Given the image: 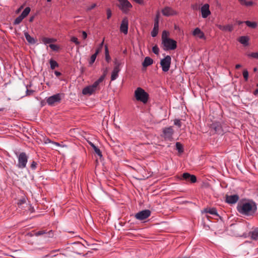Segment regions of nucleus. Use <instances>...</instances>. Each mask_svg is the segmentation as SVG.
Here are the masks:
<instances>
[{"label":"nucleus","mask_w":258,"mask_h":258,"mask_svg":"<svg viewBox=\"0 0 258 258\" xmlns=\"http://www.w3.org/2000/svg\"><path fill=\"white\" fill-rule=\"evenodd\" d=\"M238 212L244 215L252 216L256 212L257 207L255 203H241L237 207Z\"/></svg>","instance_id":"obj_1"},{"label":"nucleus","mask_w":258,"mask_h":258,"mask_svg":"<svg viewBox=\"0 0 258 258\" xmlns=\"http://www.w3.org/2000/svg\"><path fill=\"white\" fill-rule=\"evenodd\" d=\"M135 97L137 101L146 103L149 99V94L143 89L138 87L135 91Z\"/></svg>","instance_id":"obj_2"},{"label":"nucleus","mask_w":258,"mask_h":258,"mask_svg":"<svg viewBox=\"0 0 258 258\" xmlns=\"http://www.w3.org/2000/svg\"><path fill=\"white\" fill-rule=\"evenodd\" d=\"M16 155L18 158L17 167L21 169L25 168L28 160V155L25 152L16 153Z\"/></svg>","instance_id":"obj_3"},{"label":"nucleus","mask_w":258,"mask_h":258,"mask_svg":"<svg viewBox=\"0 0 258 258\" xmlns=\"http://www.w3.org/2000/svg\"><path fill=\"white\" fill-rule=\"evenodd\" d=\"M162 44L163 45V49L165 50H174L177 47L176 41L170 38L163 40Z\"/></svg>","instance_id":"obj_4"},{"label":"nucleus","mask_w":258,"mask_h":258,"mask_svg":"<svg viewBox=\"0 0 258 258\" xmlns=\"http://www.w3.org/2000/svg\"><path fill=\"white\" fill-rule=\"evenodd\" d=\"M171 63V57L170 55H166L164 58L160 60V65L162 71L167 72L169 70Z\"/></svg>","instance_id":"obj_5"},{"label":"nucleus","mask_w":258,"mask_h":258,"mask_svg":"<svg viewBox=\"0 0 258 258\" xmlns=\"http://www.w3.org/2000/svg\"><path fill=\"white\" fill-rule=\"evenodd\" d=\"M119 5V9L124 14H127L130 9L132 8V4L127 0H117Z\"/></svg>","instance_id":"obj_6"},{"label":"nucleus","mask_w":258,"mask_h":258,"mask_svg":"<svg viewBox=\"0 0 258 258\" xmlns=\"http://www.w3.org/2000/svg\"><path fill=\"white\" fill-rule=\"evenodd\" d=\"M151 214V211L150 210L146 209L136 213L135 215V217L138 220H144L149 217Z\"/></svg>","instance_id":"obj_7"},{"label":"nucleus","mask_w":258,"mask_h":258,"mask_svg":"<svg viewBox=\"0 0 258 258\" xmlns=\"http://www.w3.org/2000/svg\"><path fill=\"white\" fill-rule=\"evenodd\" d=\"M61 101V96L59 93L56 94L46 99V102L50 106H53L55 103H59Z\"/></svg>","instance_id":"obj_8"},{"label":"nucleus","mask_w":258,"mask_h":258,"mask_svg":"<svg viewBox=\"0 0 258 258\" xmlns=\"http://www.w3.org/2000/svg\"><path fill=\"white\" fill-rule=\"evenodd\" d=\"M115 67L113 68V70L111 73V81H114L117 79L118 76V73L120 72V63L117 61L116 59L114 61Z\"/></svg>","instance_id":"obj_9"},{"label":"nucleus","mask_w":258,"mask_h":258,"mask_svg":"<svg viewBox=\"0 0 258 258\" xmlns=\"http://www.w3.org/2000/svg\"><path fill=\"white\" fill-rule=\"evenodd\" d=\"M162 14L163 16L166 17H169L177 15V12L170 7H165L161 11Z\"/></svg>","instance_id":"obj_10"},{"label":"nucleus","mask_w":258,"mask_h":258,"mask_svg":"<svg viewBox=\"0 0 258 258\" xmlns=\"http://www.w3.org/2000/svg\"><path fill=\"white\" fill-rule=\"evenodd\" d=\"M128 20L127 17H124L122 20L120 26V31L125 35L128 33Z\"/></svg>","instance_id":"obj_11"},{"label":"nucleus","mask_w":258,"mask_h":258,"mask_svg":"<svg viewBox=\"0 0 258 258\" xmlns=\"http://www.w3.org/2000/svg\"><path fill=\"white\" fill-rule=\"evenodd\" d=\"M174 131L172 126L166 127L163 130L164 138L166 140H170L172 139Z\"/></svg>","instance_id":"obj_12"},{"label":"nucleus","mask_w":258,"mask_h":258,"mask_svg":"<svg viewBox=\"0 0 258 258\" xmlns=\"http://www.w3.org/2000/svg\"><path fill=\"white\" fill-rule=\"evenodd\" d=\"M180 179L185 180L186 181H189L191 183H195L197 181V177L194 175H191L187 172L182 174Z\"/></svg>","instance_id":"obj_13"},{"label":"nucleus","mask_w":258,"mask_h":258,"mask_svg":"<svg viewBox=\"0 0 258 258\" xmlns=\"http://www.w3.org/2000/svg\"><path fill=\"white\" fill-rule=\"evenodd\" d=\"M209 7V5L208 4H206L202 7L201 13L203 18H207L211 14Z\"/></svg>","instance_id":"obj_14"},{"label":"nucleus","mask_w":258,"mask_h":258,"mask_svg":"<svg viewBox=\"0 0 258 258\" xmlns=\"http://www.w3.org/2000/svg\"><path fill=\"white\" fill-rule=\"evenodd\" d=\"M192 35L201 39L206 40V39L204 33L198 27L194 30Z\"/></svg>","instance_id":"obj_15"},{"label":"nucleus","mask_w":258,"mask_h":258,"mask_svg":"<svg viewBox=\"0 0 258 258\" xmlns=\"http://www.w3.org/2000/svg\"><path fill=\"white\" fill-rule=\"evenodd\" d=\"M210 127L214 131L215 133L220 134L222 131V126L219 122L217 121L213 122L210 125Z\"/></svg>","instance_id":"obj_16"},{"label":"nucleus","mask_w":258,"mask_h":258,"mask_svg":"<svg viewBox=\"0 0 258 258\" xmlns=\"http://www.w3.org/2000/svg\"><path fill=\"white\" fill-rule=\"evenodd\" d=\"M239 200V196L237 195H233L231 196L226 195V202L230 204H233L236 203L238 200Z\"/></svg>","instance_id":"obj_17"},{"label":"nucleus","mask_w":258,"mask_h":258,"mask_svg":"<svg viewBox=\"0 0 258 258\" xmlns=\"http://www.w3.org/2000/svg\"><path fill=\"white\" fill-rule=\"evenodd\" d=\"M202 213H209L212 215H215L217 217H220L219 215L217 213V210L216 208H209L207 207L203 209L202 211Z\"/></svg>","instance_id":"obj_18"},{"label":"nucleus","mask_w":258,"mask_h":258,"mask_svg":"<svg viewBox=\"0 0 258 258\" xmlns=\"http://www.w3.org/2000/svg\"><path fill=\"white\" fill-rule=\"evenodd\" d=\"M159 30V20H158V16H157L155 20V22L154 24V28L151 31V36L153 37H156L158 33Z\"/></svg>","instance_id":"obj_19"},{"label":"nucleus","mask_w":258,"mask_h":258,"mask_svg":"<svg viewBox=\"0 0 258 258\" xmlns=\"http://www.w3.org/2000/svg\"><path fill=\"white\" fill-rule=\"evenodd\" d=\"M216 26L221 31H228L229 32H232L233 30V25L232 24H228L225 26H223L220 24L216 25Z\"/></svg>","instance_id":"obj_20"},{"label":"nucleus","mask_w":258,"mask_h":258,"mask_svg":"<svg viewBox=\"0 0 258 258\" xmlns=\"http://www.w3.org/2000/svg\"><path fill=\"white\" fill-rule=\"evenodd\" d=\"M44 234L45 235V237H52L53 236V232L52 230H50L48 232H46L45 230H40L39 231L36 232L34 233V235L36 236H39Z\"/></svg>","instance_id":"obj_21"},{"label":"nucleus","mask_w":258,"mask_h":258,"mask_svg":"<svg viewBox=\"0 0 258 258\" xmlns=\"http://www.w3.org/2000/svg\"><path fill=\"white\" fill-rule=\"evenodd\" d=\"M95 90L91 86H88L82 90L83 95H91L95 92Z\"/></svg>","instance_id":"obj_22"},{"label":"nucleus","mask_w":258,"mask_h":258,"mask_svg":"<svg viewBox=\"0 0 258 258\" xmlns=\"http://www.w3.org/2000/svg\"><path fill=\"white\" fill-rule=\"evenodd\" d=\"M106 75V72H104V74L97 80H96L92 85H91L95 90H97V88L99 86V84L104 80Z\"/></svg>","instance_id":"obj_23"},{"label":"nucleus","mask_w":258,"mask_h":258,"mask_svg":"<svg viewBox=\"0 0 258 258\" xmlns=\"http://www.w3.org/2000/svg\"><path fill=\"white\" fill-rule=\"evenodd\" d=\"M249 40V39L248 36H240V37H239L238 40L241 44L246 46L249 45V43H248Z\"/></svg>","instance_id":"obj_24"},{"label":"nucleus","mask_w":258,"mask_h":258,"mask_svg":"<svg viewBox=\"0 0 258 258\" xmlns=\"http://www.w3.org/2000/svg\"><path fill=\"white\" fill-rule=\"evenodd\" d=\"M153 63V59L149 56H147L145 58L144 60L142 62V66L144 68H147V67L152 64Z\"/></svg>","instance_id":"obj_25"},{"label":"nucleus","mask_w":258,"mask_h":258,"mask_svg":"<svg viewBox=\"0 0 258 258\" xmlns=\"http://www.w3.org/2000/svg\"><path fill=\"white\" fill-rule=\"evenodd\" d=\"M90 145L92 147L94 152L100 157H102V152L100 150L91 142L89 143Z\"/></svg>","instance_id":"obj_26"},{"label":"nucleus","mask_w":258,"mask_h":258,"mask_svg":"<svg viewBox=\"0 0 258 258\" xmlns=\"http://www.w3.org/2000/svg\"><path fill=\"white\" fill-rule=\"evenodd\" d=\"M24 35L26 39L29 43L33 44L36 43V40L34 38L31 37L28 32H25Z\"/></svg>","instance_id":"obj_27"},{"label":"nucleus","mask_w":258,"mask_h":258,"mask_svg":"<svg viewBox=\"0 0 258 258\" xmlns=\"http://www.w3.org/2000/svg\"><path fill=\"white\" fill-rule=\"evenodd\" d=\"M252 239L256 240L258 239V229H255L249 233Z\"/></svg>","instance_id":"obj_28"},{"label":"nucleus","mask_w":258,"mask_h":258,"mask_svg":"<svg viewBox=\"0 0 258 258\" xmlns=\"http://www.w3.org/2000/svg\"><path fill=\"white\" fill-rule=\"evenodd\" d=\"M240 4L242 6L250 7L253 5V2L251 1H246V0H238Z\"/></svg>","instance_id":"obj_29"},{"label":"nucleus","mask_w":258,"mask_h":258,"mask_svg":"<svg viewBox=\"0 0 258 258\" xmlns=\"http://www.w3.org/2000/svg\"><path fill=\"white\" fill-rule=\"evenodd\" d=\"M105 57L106 61L107 62H109L111 60V57L109 55V50L107 45H105Z\"/></svg>","instance_id":"obj_30"},{"label":"nucleus","mask_w":258,"mask_h":258,"mask_svg":"<svg viewBox=\"0 0 258 258\" xmlns=\"http://www.w3.org/2000/svg\"><path fill=\"white\" fill-rule=\"evenodd\" d=\"M98 51H95V53L91 56L90 59L89 61V63L90 66L92 65L93 63L95 61V59L96 58V57H97V55H98Z\"/></svg>","instance_id":"obj_31"},{"label":"nucleus","mask_w":258,"mask_h":258,"mask_svg":"<svg viewBox=\"0 0 258 258\" xmlns=\"http://www.w3.org/2000/svg\"><path fill=\"white\" fill-rule=\"evenodd\" d=\"M31 9L30 7H26L22 12L21 14L20 15L24 19L27 17L29 13L30 12Z\"/></svg>","instance_id":"obj_32"},{"label":"nucleus","mask_w":258,"mask_h":258,"mask_svg":"<svg viewBox=\"0 0 258 258\" xmlns=\"http://www.w3.org/2000/svg\"><path fill=\"white\" fill-rule=\"evenodd\" d=\"M49 63L50 65V68L51 70H54L55 68L58 67V63L54 60L51 59L49 60Z\"/></svg>","instance_id":"obj_33"},{"label":"nucleus","mask_w":258,"mask_h":258,"mask_svg":"<svg viewBox=\"0 0 258 258\" xmlns=\"http://www.w3.org/2000/svg\"><path fill=\"white\" fill-rule=\"evenodd\" d=\"M246 25L249 27L252 28H255L257 26V23L255 22H250L249 21H246L245 22Z\"/></svg>","instance_id":"obj_34"},{"label":"nucleus","mask_w":258,"mask_h":258,"mask_svg":"<svg viewBox=\"0 0 258 258\" xmlns=\"http://www.w3.org/2000/svg\"><path fill=\"white\" fill-rule=\"evenodd\" d=\"M42 41L44 44H49V43L53 42L54 41V39L53 38L43 37L42 38Z\"/></svg>","instance_id":"obj_35"},{"label":"nucleus","mask_w":258,"mask_h":258,"mask_svg":"<svg viewBox=\"0 0 258 258\" xmlns=\"http://www.w3.org/2000/svg\"><path fill=\"white\" fill-rule=\"evenodd\" d=\"M176 149L180 153H182L183 152V146L179 142L176 143Z\"/></svg>","instance_id":"obj_36"},{"label":"nucleus","mask_w":258,"mask_h":258,"mask_svg":"<svg viewBox=\"0 0 258 258\" xmlns=\"http://www.w3.org/2000/svg\"><path fill=\"white\" fill-rule=\"evenodd\" d=\"M24 19L23 17H21V15L19 16L14 21L13 24L14 25H18L19 24L22 20Z\"/></svg>","instance_id":"obj_37"},{"label":"nucleus","mask_w":258,"mask_h":258,"mask_svg":"<svg viewBox=\"0 0 258 258\" xmlns=\"http://www.w3.org/2000/svg\"><path fill=\"white\" fill-rule=\"evenodd\" d=\"M27 198L26 197H23L22 199L19 200L18 202V205L20 207L22 205L26 203Z\"/></svg>","instance_id":"obj_38"},{"label":"nucleus","mask_w":258,"mask_h":258,"mask_svg":"<svg viewBox=\"0 0 258 258\" xmlns=\"http://www.w3.org/2000/svg\"><path fill=\"white\" fill-rule=\"evenodd\" d=\"M169 32L167 31H163L162 34V41L165 39H168Z\"/></svg>","instance_id":"obj_39"},{"label":"nucleus","mask_w":258,"mask_h":258,"mask_svg":"<svg viewBox=\"0 0 258 258\" xmlns=\"http://www.w3.org/2000/svg\"><path fill=\"white\" fill-rule=\"evenodd\" d=\"M26 96H31L34 92V91L33 90H29L28 89V85H26Z\"/></svg>","instance_id":"obj_40"},{"label":"nucleus","mask_w":258,"mask_h":258,"mask_svg":"<svg viewBox=\"0 0 258 258\" xmlns=\"http://www.w3.org/2000/svg\"><path fill=\"white\" fill-rule=\"evenodd\" d=\"M243 78L244 79V80L245 81H247L248 80V72L247 71V70H244L243 71Z\"/></svg>","instance_id":"obj_41"},{"label":"nucleus","mask_w":258,"mask_h":258,"mask_svg":"<svg viewBox=\"0 0 258 258\" xmlns=\"http://www.w3.org/2000/svg\"><path fill=\"white\" fill-rule=\"evenodd\" d=\"M248 56L258 59V52L249 53L248 54Z\"/></svg>","instance_id":"obj_42"},{"label":"nucleus","mask_w":258,"mask_h":258,"mask_svg":"<svg viewBox=\"0 0 258 258\" xmlns=\"http://www.w3.org/2000/svg\"><path fill=\"white\" fill-rule=\"evenodd\" d=\"M152 51L155 54L158 55L159 52V49L157 45L152 47Z\"/></svg>","instance_id":"obj_43"},{"label":"nucleus","mask_w":258,"mask_h":258,"mask_svg":"<svg viewBox=\"0 0 258 258\" xmlns=\"http://www.w3.org/2000/svg\"><path fill=\"white\" fill-rule=\"evenodd\" d=\"M71 41L75 43L76 45H79L80 42L78 41V38L76 37L73 36L71 38Z\"/></svg>","instance_id":"obj_44"},{"label":"nucleus","mask_w":258,"mask_h":258,"mask_svg":"<svg viewBox=\"0 0 258 258\" xmlns=\"http://www.w3.org/2000/svg\"><path fill=\"white\" fill-rule=\"evenodd\" d=\"M104 38L103 39V41H102V42L99 44V46L97 47V48L96 49V51H98V53L102 50V48H103V44H104Z\"/></svg>","instance_id":"obj_45"},{"label":"nucleus","mask_w":258,"mask_h":258,"mask_svg":"<svg viewBox=\"0 0 258 258\" xmlns=\"http://www.w3.org/2000/svg\"><path fill=\"white\" fill-rule=\"evenodd\" d=\"M49 47L52 49L53 50H54V51H57L58 49V46L56 45V44H50L49 45Z\"/></svg>","instance_id":"obj_46"},{"label":"nucleus","mask_w":258,"mask_h":258,"mask_svg":"<svg viewBox=\"0 0 258 258\" xmlns=\"http://www.w3.org/2000/svg\"><path fill=\"white\" fill-rule=\"evenodd\" d=\"M37 162L34 161H33L31 164L30 167L32 170H35L37 168Z\"/></svg>","instance_id":"obj_47"},{"label":"nucleus","mask_w":258,"mask_h":258,"mask_svg":"<svg viewBox=\"0 0 258 258\" xmlns=\"http://www.w3.org/2000/svg\"><path fill=\"white\" fill-rule=\"evenodd\" d=\"M107 19H109L112 16V12L110 9H107L106 10Z\"/></svg>","instance_id":"obj_48"},{"label":"nucleus","mask_w":258,"mask_h":258,"mask_svg":"<svg viewBox=\"0 0 258 258\" xmlns=\"http://www.w3.org/2000/svg\"><path fill=\"white\" fill-rule=\"evenodd\" d=\"M174 123L175 125H177L179 127L181 126V122L180 119H176L174 120Z\"/></svg>","instance_id":"obj_49"},{"label":"nucleus","mask_w":258,"mask_h":258,"mask_svg":"<svg viewBox=\"0 0 258 258\" xmlns=\"http://www.w3.org/2000/svg\"><path fill=\"white\" fill-rule=\"evenodd\" d=\"M96 5L95 4H92L90 7L87 8L88 11H90L95 8Z\"/></svg>","instance_id":"obj_50"},{"label":"nucleus","mask_w":258,"mask_h":258,"mask_svg":"<svg viewBox=\"0 0 258 258\" xmlns=\"http://www.w3.org/2000/svg\"><path fill=\"white\" fill-rule=\"evenodd\" d=\"M82 37L84 39H86L87 37V34L85 31H82Z\"/></svg>","instance_id":"obj_51"},{"label":"nucleus","mask_w":258,"mask_h":258,"mask_svg":"<svg viewBox=\"0 0 258 258\" xmlns=\"http://www.w3.org/2000/svg\"><path fill=\"white\" fill-rule=\"evenodd\" d=\"M54 74H55L57 77H59V76H60L61 75V73H60V72H58V71H55V72H54Z\"/></svg>","instance_id":"obj_52"},{"label":"nucleus","mask_w":258,"mask_h":258,"mask_svg":"<svg viewBox=\"0 0 258 258\" xmlns=\"http://www.w3.org/2000/svg\"><path fill=\"white\" fill-rule=\"evenodd\" d=\"M30 211L31 213H33L35 211L34 207H32L31 205L30 206Z\"/></svg>","instance_id":"obj_53"},{"label":"nucleus","mask_w":258,"mask_h":258,"mask_svg":"<svg viewBox=\"0 0 258 258\" xmlns=\"http://www.w3.org/2000/svg\"><path fill=\"white\" fill-rule=\"evenodd\" d=\"M34 18H35L34 16L30 17V18H29V22H33L34 19Z\"/></svg>","instance_id":"obj_54"},{"label":"nucleus","mask_w":258,"mask_h":258,"mask_svg":"<svg viewBox=\"0 0 258 258\" xmlns=\"http://www.w3.org/2000/svg\"><path fill=\"white\" fill-rule=\"evenodd\" d=\"M253 94L256 96L258 95V89H256L254 90V91L253 92Z\"/></svg>","instance_id":"obj_55"},{"label":"nucleus","mask_w":258,"mask_h":258,"mask_svg":"<svg viewBox=\"0 0 258 258\" xmlns=\"http://www.w3.org/2000/svg\"><path fill=\"white\" fill-rule=\"evenodd\" d=\"M241 66L240 64H237L236 66H235V69H239L240 68H241Z\"/></svg>","instance_id":"obj_56"},{"label":"nucleus","mask_w":258,"mask_h":258,"mask_svg":"<svg viewBox=\"0 0 258 258\" xmlns=\"http://www.w3.org/2000/svg\"><path fill=\"white\" fill-rule=\"evenodd\" d=\"M53 144H54V145L57 146H60V145L59 144V143H57V142H52Z\"/></svg>","instance_id":"obj_57"},{"label":"nucleus","mask_w":258,"mask_h":258,"mask_svg":"<svg viewBox=\"0 0 258 258\" xmlns=\"http://www.w3.org/2000/svg\"><path fill=\"white\" fill-rule=\"evenodd\" d=\"M207 219L208 220H210V218H211L210 216H208V215H206V216Z\"/></svg>","instance_id":"obj_58"},{"label":"nucleus","mask_w":258,"mask_h":258,"mask_svg":"<svg viewBox=\"0 0 258 258\" xmlns=\"http://www.w3.org/2000/svg\"><path fill=\"white\" fill-rule=\"evenodd\" d=\"M257 71V68H256V67H255V68H253V72H256Z\"/></svg>","instance_id":"obj_59"},{"label":"nucleus","mask_w":258,"mask_h":258,"mask_svg":"<svg viewBox=\"0 0 258 258\" xmlns=\"http://www.w3.org/2000/svg\"><path fill=\"white\" fill-rule=\"evenodd\" d=\"M28 85V88H30L31 87L32 84H31V83H30V84H29Z\"/></svg>","instance_id":"obj_60"},{"label":"nucleus","mask_w":258,"mask_h":258,"mask_svg":"<svg viewBox=\"0 0 258 258\" xmlns=\"http://www.w3.org/2000/svg\"><path fill=\"white\" fill-rule=\"evenodd\" d=\"M241 23H242V22H241V21H239V22H238V24L239 25L241 24Z\"/></svg>","instance_id":"obj_61"},{"label":"nucleus","mask_w":258,"mask_h":258,"mask_svg":"<svg viewBox=\"0 0 258 258\" xmlns=\"http://www.w3.org/2000/svg\"><path fill=\"white\" fill-rule=\"evenodd\" d=\"M4 110V108H0V111H2Z\"/></svg>","instance_id":"obj_62"},{"label":"nucleus","mask_w":258,"mask_h":258,"mask_svg":"<svg viewBox=\"0 0 258 258\" xmlns=\"http://www.w3.org/2000/svg\"><path fill=\"white\" fill-rule=\"evenodd\" d=\"M51 0H47V1L48 2H51Z\"/></svg>","instance_id":"obj_63"},{"label":"nucleus","mask_w":258,"mask_h":258,"mask_svg":"<svg viewBox=\"0 0 258 258\" xmlns=\"http://www.w3.org/2000/svg\"><path fill=\"white\" fill-rule=\"evenodd\" d=\"M126 52V50H125L124 51H123V53H125Z\"/></svg>","instance_id":"obj_64"}]
</instances>
